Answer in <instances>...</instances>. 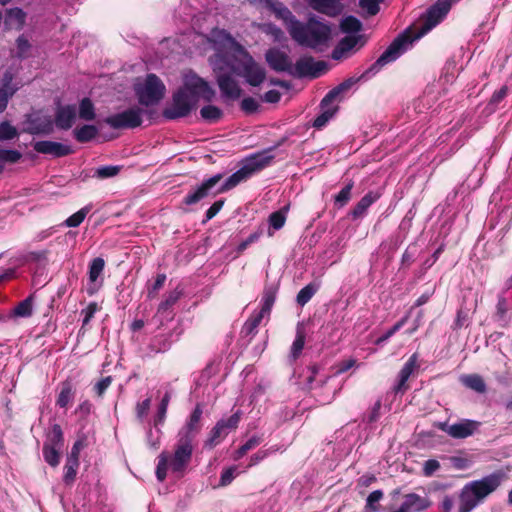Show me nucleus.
<instances>
[{
	"instance_id": "1",
	"label": "nucleus",
	"mask_w": 512,
	"mask_h": 512,
	"mask_svg": "<svg viewBox=\"0 0 512 512\" xmlns=\"http://www.w3.org/2000/svg\"><path fill=\"white\" fill-rule=\"evenodd\" d=\"M450 2L448 0H440L431 6L425 15L423 29L415 36L411 35L410 30L398 35L387 49L379 56V58L372 64L370 71L379 72L385 65L394 62L402 54H404L413 44L414 41L421 38L425 33L434 28L449 12Z\"/></svg>"
},
{
	"instance_id": "2",
	"label": "nucleus",
	"mask_w": 512,
	"mask_h": 512,
	"mask_svg": "<svg viewBox=\"0 0 512 512\" xmlns=\"http://www.w3.org/2000/svg\"><path fill=\"white\" fill-rule=\"evenodd\" d=\"M213 41L220 39L223 42V48L230 54L232 69L237 76H241L245 81L254 87L260 86L266 79L265 69L257 64L247 51L223 30L212 32Z\"/></svg>"
},
{
	"instance_id": "3",
	"label": "nucleus",
	"mask_w": 512,
	"mask_h": 512,
	"mask_svg": "<svg viewBox=\"0 0 512 512\" xmlns=\"http://www.w3.org/2000/svg\"><path fill=\"white\" fill-rule=\"evenodd\" d=\"M289 35L302 47L322 51L332 39V26L312 15L306 22H294V26L289 29Z\"/></svg>"
},
{
	"instance_id": "4",
	"label": "nucleus",
	"mask_w": 512,
	"mask_h": 512,
	"mask_svg": "<svg viewBox=\"0 0 512 512\" xmlns=\"http://www.w3.org/2000/svg\"><path fill=\"white\" fill-rule=\"evenodd\" d=\"M504 478L503 472L496 471L479 480L466 483L459 493L458 512H472L500 487Z\"/></svg>"
},
{
	"instance_id": "5",
	"label": "nucleus",
	"mask_w": 512,
	"mask_h": 512,
	"mask_svg": "<svg viewBox=\"0 0 512 512\" xmlns=\"http://www.w3.org/2000/svg\"><path fill=\"white\" fill-rule=\"evenodd\" d=\"M221 97L225 102L238 100L242 94L238 82L233 78L232 61L227 51H218L211 59Z\"/></svg>"
},
{
	"instance_id": "6",
	"label": "nucleus",
	"mask_w": 512,
	"mask_h": 512,
	"mask_svg": "<svg viewBox=\"0 0 512 512\" xmlns=\"http://www.w3.org/2000/svg\"><path fill=\"white\" fill-rule=\"evenodd\" d=\"M272 150L270 148L268 151H264L259 154H255L252 157L248 158L244 165L234 172L232 175H230L218 188L216 193H224L227 192L234 187H236L238 184L246 181L249 179L253 174L256 172L262 170L263 168L267 167L272 159L274 158L273 155L269 154V152Z\"/></svg>"
},
{
	"instance_id": "7",
	"label": "nucleus",
	"mask_w": 512,
	"mask_h": 512,
	"mask_svg": "<svg viewBox=\"0 0 512 512\" xmlns=\"http://www.w3.org/2000/svg\"><path fill=\"white\" fill-rule=\"evenodd\" d=\"M134 91L139 103L148 107L157 105L164 98L166 86L157 75L151 73L134 85Z\"/></svg>"
},
{
	"instance_id": "8",
	"label": "nucleus",
	"mask_w": 512,
	"mask_h": 512,
	"mask_svg": "<svg viewBox=\"0 0 512 512\" xmlns=\"http://www.w3.org/2000/svg\"><path fill=\"white\" fill-rule=\"evenodd\" d=\"M195 442L177 436L173 454H168L169 468L172 473L182 476L191 462Z\"/></svg>"
},
{
	"instance_id": "9",
	"label": "nucleus",
	"mask_w": 512,
	"mask_h": 512,
	"mask_svg": "<svg viewBox=\"0 0 512 512\" xmlns=\"http://www.w3.org/2000/svg\"><path fill=\"white\" fill-rule=\"evenodd\" d=\"M180 89L192 96L196 103L199 99L211 102L215 97V90L209 83L192 71L183 74V84Z\"/></svg>"
},
{
	"instance_id": "10",
	"label": "nucleus",
	"mask_w": 512,
	"mask_h": 512,
	"mask_svg": "<svg viewBox=\"0 0 512 512\" xmlns=\"http://www.w3.org/2000/svg\"><path fill=\"white\" fill-rule=\"evenodd\" d=\"M196 102L188 93L180 88L173 94L171 104L164 108L163 117L174 120L186 117L195 108Z\"/></svg>"
},
{
	"instance_id": "11",
	"label": "nucleus",
	"mask_w": 512,
	"mask_h": 512,
	"mask_svg": "<svg viewBox=\"0 0 512 512\" xmlns=\"http://www.w3.org/2000/svg\"><path fill=\"white\" fill-rule=\"evenodd\" d=\"M143 113L142 108L135 106L106 117L104 122L113 129H132L141 125Z\"/></svg>"
},
{
	"instance_id": "12",
	"label": "nucleus",
	"mask_w": 512,
	"mask_h": 512,
	"mask_svg": "<svg viewBox=\"0 0 512 512\" xmlns=\"http://www.w3.org/2000/svg\"><path fill=\"white\" fill-rule=\"evenodd\" d=\"M327 71L325 61H315L313 57H301L292 65L290 75L297 78H316Z\"/></svg>"
},
{
	"instance_id": "13",
	"label": "nucleus",
	"mask_w": 512,
	"mask_h": 512,
	"mask_svg": "<svg viewBox=\"0 0 512 512\" xmlns=\"http://www.w3.org/2000/svg\"><path fill=\"white\" fill-rule=\"evenodd\" d=\"M481 426V423L471 419H461L456 423L449 424L443 422L439 424V429L454 439H465L475 434Z\"/></svg>"
},
{
	"instance_id": "14",
	"label": "nucleus",
	"mask_w": 512,
	"mask_h": 512,
	"mask_svg": "<svg viewBox=\"0 0 512 512\" xmlns=\"http://www.w3.org/2000/svg\"><path fill=\"white\" fill-rule=\"evenodd\" d=\"M222 174H215L212 177L203 181L199 186L190 191L184 198V203L187 205H193L201 200L211 196L217 195V185L222 180Z\"/></svg>"
},
{
	"instance_id": "15",
	"label": "nucleus",
	"mask_w": 512,
	"mask_h": 512,
	"mask_svg": "<svg viewBox=\"0 0 512 512\" xmlns=\"http://www.w3.org/2000/svg\"><path fill=\"white\" fill-rule=\"evenodd\" d=\"M265 60L272 70L286 72L290 75L293 63L285 51L279 48H270L265 53Z\"/></svg>"
},
{
	"instance_id": "16",
	"label": "nucleus",
	"mask_w": 512,
	"mask_h": 512,
	"mask_svg": "<svg viewBox=\"0 0 512 512\" xmlns=\"http://www.w3.org/2000/svg\"><path fill=\"white\" fill-rule=\"evenodd\" d=\"M372 65L359 77V78H349L333 89H331L326 96L323 98V105H330L334 101H340L343 98V95L349 91L360 79H368L371 75H375L377 72L370 71Z\"/></svg>"
},
{
	"instance_id": "17",
	"label": "nucleus",
	"mask_w": 512,
	"mask_h": 512,
	"mask_svg": "<svg viewBox=\"0 0 512 512\" xmlns=\"http://www.w3.org/2000/svg\"><path fill=\"white\" fill-rule=\"evenodd\" d=\"M203 414V410L200 404H197L187 420L185 426L178 432V437L187 438L188 440H196V436L201 430L200 420Z\"/></svg>"
},
{
	"instance_id": "18",
	"label": "nucleus",
	"mask_w": 512,
	"mask_h": 512,
	"mask_svg": "<svg viewBox=\"0 0 512 512\" xmlns=\"http://www.w3.org/2000/svg\"><path fill=\"white\" fill-rule=\"evenodd\" d=\"M34 150L53 157H63L73 153L71 146L49 140L37 141L34 144Z\"/></svg>"
},
{
	"instance_id": "19",
	"label": "nucleus",
	"mask_w": 512,
	"mask_h": 512,
	"mask_svg": "<svg viewBox=\"0 0 512 512\" xmlns=\"http://www.w3.org/2000/svg\"><path fill=\"white\" fill-rule=\"evenodd\" d=\"M264 3L278 19L283 21L288 32L289 29L294 26V22L298 21L293 13L282 2L278 0H264Z\"/></svg>"
},
{
	"instance_id": "20",
	"label": "nucleus",
	"mask_w": 512,
	"mask_h": 512,
	"mask_svg": "<svg viewBox=\"0 0 512 512\" xmlns=\"http://www.w3.org/2000/svg\"><path fill=\"white\" fill-rule=\"evenodd\" d=\"M431 501L426 496H420L416 493H409L404 496L400 507L404 512H423L431 506Z\"/></svg>"
},
{
	"instance_id": "21",
	"label": "nucleus",
	"mask_w": 512,
	"mask_h": 512,
	"mask_svg": "<svg viewBox=\"0 0 512 512\" xmlns=\"http://www.w3.org/2000/svg\"><path fill=\"white\" fill-rule=\"evenodd\" d=\"M418 356L416 353L410 356L408 361L404 364L398 375V382L394 387L395 393H403L407 390L406 382L412 373L418 368Z\"/></svg>"
},
{
	"instance_id": "22",
	"label": "nucleus",
	"mask_w": 512,
	"mask_h": 512,
	"mask_svg": "<svg viewBox=\"0 0 512 512\" xmlns=\"http://www.w3.org/2000/svg\"><path fill=\"white\" fill-rule=\"evenodd\" d=\"M308 4L313 10L329 17H335L343 10L339 0H309Z\"/></svg>"
},
{
	"instance_id": "23",
	"label": "nucleus",
	"mask_w": 512,
	"mask_h": 512,
	"mask_svg": "<svg viewBox=\"0 0 512 512\" xmlns=\"http://www.w3.org/2000/svg\"><path fill=\"white\" fill-rule=\"evenodd\" d=\"M360 35H348L340 40L338 45L332 51V58L334 60H340L347 57L348 53L356 47L361 40Z\"/></svg>"
},
{
	"instance_id": "24",
	"label": "nucleus",
	"mask_w": 512,
	"mask_h": 512,
	"mask_svg": "<svg viewBox=\"0 0 512 512\" xmlns=\"http://www.w3.org/2000/svg\"><path fill=\"white\" fill-rule=\"evenodd\" d=\"M76 118V108L73 105H67L58 108L55 116L56 126L67 130L72 127Z\"/></svg>"
},
{
	"instance_id": "25",
	"label": "nucleus",
	"mask_w": 512,
	"mask_h": 512,
	"mask_svg": "<svg viewBox=\"0 0 512 512\" xmlns=\"http://www.w3.org/2000/svg\"><path fill=\"white\" fill-rule=\"evenodd\" d=\"M377 192L370 191L365 194L351 211L353 219L361 218L365 215L367 209L379 199Z\"/></svg>"
},
{
	"instance_id": "26",
	"label": "nucleus",
	"mask_w": 512,
	"mask_h": 512,
	"mask_svg": "<svg viewBox=\"0 0 512 512\" xmlns=\"http://www.w3.org/2000/svg\"><path fill=\"white\" fill-rule=\"evenodd\" d=\"M26 20V13L20 8H11L6 13L5 23L9 28L20 30Z\"/></svg>"
},
{
	"instance_id": "27",
	"label": "nucleus",
	"mask_w": 512,
	"mask_h": 512,
	"mask_svg": "<svg viewBox=\"0 0 512 512\" xmlns=\"http://www.w3.org/2000/svg\"><path fill=\"white\" fill-rule=\"evenodd\" d=\"M461 383L467 388L476 391L477 393L486 392V384L484 379L478 374L463 375L460 378Z\"/></svg>"
},
{
	"instance_id": "28",
	"label": "nucleus",
	"mask_w": 512,
	"mask_h": 512,
	"mask_svg": "<svg viewBox=\"0 0 512 512\" xmlns=\"http://www.w3.org/2000/svg\"><path fill=\"white\" fill-rule=\"evenodd\" d=\"M322 113L317 116L313 122V127L320 129L324 127L328 121L337 113L338 106L336 105H323V100L320 103Z\"/></svg>"
},
{
	"instance_id": "29",
	"label": "nucleus",
	"mask_w": 512,
	"mask_h": 512,
	"mask_svg": "<svg viewBox=\"0 0 512 512\" xmlns=\"http://www.w3.org/2000/svg\"><path fill=\"white\" fill-rule=\"evenodd\" d=\"M304 344H305V330L301 324H298L297 328H296V337L292 343L291 352H290V356L293 360H296L300 356V354L304 348Z\"/></svg>"
},
{
	"instance_id": "30",
	"label": "nucleus",
	"mask_w": 512,
	"mask_h": 512,
	"mask_svg": "<svg viewBox=\"0 0 512 512\" xmlns=\"http://www.w3.org/2000/svg\"><path fill=\"white\" fill-rule=\"evenodd\" d=\"M340 29L343 33H347L349 35H356L358 32L361 31L362 23L358 18L349 15L342 18L340 22Z\"/></svg>"
},
{
	"instance_id": "31",
	"label": "nucleus",
	"mask_w": 512,
	"mask_h": 512,
	"mask_svg": "<svg viewBox=\"0 0 512 512\" xmlns=\"http://www.w3.org/2000/svg\"><path fill=\"white\" fill-rule=\"evenodd\" d=\"M98 133V129L94 125H83L73 131L75 139L80 143L91 141Z\"/></svg>"
},
{
	"instance_id": "32",
	"label": "nucleus",
	"mask_w": 512,
	"mask_h": 512,
	"mask_svg": "<svg viewBox=\"0 0 512 512\" xmlns=\"http://www.w3.org/2000/svg\"><path fill=\"white\" fill-rule=\"evenodd\" d=\"M222 425L223 423L217 422L216 425L212 428L210 436L205 442L206 447H215L228 435V431L222 428Z\"/></svg>"
},
{
	"instance_id": "33",
	"label": "nucleus",
	"mask_w": 512,
	"mask_h": 512,
	"mask_svg": "<svg viewBox=\"0 0 512 512\" xmlns=\"http://www.w3.org/2000/svg\"><path fill=\"white\" fill-rule=\"evenodd\" d=\"M78 467L79 460L66 459L63 475V481L66 485H71L75 481Z\"/></svg>"
},
{
	"instance_id": "34",
	"label": "nucleus",
	"mask_w": 512,
	"mask_h": 512,
	"mask_svg": "<svg viewBox=\"0 0 512 512\" xmlns=\"http://www.w3.org/2000/svg\"><path fill=\"white\" fill-rule=\"evenodd\" d=\"M60 450V448H56L50 444H44L43 446V457L52 467H56L60 463Z\"/></svg>"
},
{
	"instance_id": "35",
	"label": "nucleus",
	"mask_w": 512,
	"mask_h": 512,
	"mask_svg": "<svg viewBox=\"0 0 512 512\" xmlns=\"http://www.w3.org/2000/svg\"><path fill=\"white\" fill-rule=\"evenodd\" d=\"M91 210V205L84 206L79 211L68 217L64 222L63 225L67 227H78L86 218L87 214Z\"/></svg>"
},
{
	"instance_id": "36",
	"label": "nucleus",
	"mask_w": 512,
	"mask_h": 512,
	"mask_svg": "<svg viewBox=\"0 0 512 512\" xmlns=\"http://www.w3.org/2000/svg\"><path fill=\"white\" fill-rule=\"evenodd\" d=\"M201 117L208 122H216L223 116L220 108L214 105H206L200 110Z\"/></svg>"
},
{
	"instance_id": "37",
	"label": "nucleus",
	"mask_w": 512,
	"mask_h": 512,
	"mask_svg": "<svg viewBox=\"0 0 512 512\" xmlns=\"http://www.w3.org/2000/svg\"><path fill=\"white\" fill-rule=\"evenodd\" d=\"M276 299V289L273 287L266 288L262 296L261 312L268 315Z\"/></svg>"
},
{
	"instance_id": "38",
	"label": "nucleus",
	"mask_w": 512,
	"mask_h": 512,
	"mask_svg": "<svg viewBox=\"0 0 512 512\" xmlns=\"http://www.w3.org/2000/svg\"><path fill=\"white\" fill-rule=\"evenodd\" d=\"M79 116L81 119L86 121H90L95 118L94 105L89 98H84L80 102Z\"/></svg>"
},
{
	"instance_id": "39",
	"label": "nucleus",
	"mask_w": 512,
	"mask_h": 512,
	"mask_svg": "<svg viewBox=\"0 0 512 512\" xmlns=\"http://www.w3.org/2000/svg\"><path fill=\"white\" fill-rule=\"evenodd\" d=\"M265 315L266 314H264L261 311L253 313L250 316V318L245 322L243 331L247 335L255 333L257 327L260 325V323Z\"/></svg>"
},
{
	"instance_id": "40",
	"label": "nucleus",
	"mask_w": 512,
	"mask_h": 512,
	"mask_svg": "<svg viewBox=\"0 0 512 512\" xmlns=\"http://www.w3.org/2000/svg\"><path fill=\"white\" fill-rule=\"evenodd\" d=\"M170 400H171V395L169 392H166L158 406V409H157V414H156L155 420H154L155 426L164 423Z\"/></svg>"
},
{
	"instance_id": "41",
	"label": "nucleus",
	"mask_w": 512,
	"mask_h": 512,
	"mask_svg": "<svg viewBox=\"0 0 512 512\" xmlns=\"http://www.w3.org/2000/svg\"><path fill=\"white\" fill-rule=\"evenodd\" d=\"M19 135L18 130L8 121L0 123V141H7L16 138Z\"/></svg>"
},
{
	"instance_id": "42",
	"label": "nucleus",
	"mask_w": 512,
	"mask_h": 512,
	"mask_svg": "<svg viewBox=\"0 0 512 512\" xmlns=\"http://www.w3.org/2000/svg\"><path fill=\"white\" fill-rule=\"evenodd\" d=\"M168 468H169L168 453L162 452L158 456V464L156 467V477L160 482L165 480Z\"/></svg>"
},
{
	"instance_id": "43",
	"label": "nucleus",
	"mask_w": 512,
	"mask_h": 512,
	"mask_svg": "<svg viewBox=\"0 0 512 512\" xmlns=\"http://www.w3.org/2000/svg\"><path fill=\"white\" fill-rule=\"evenodd\" d=\"M73 398L72 385L68 382L63 383L61 391L57 398V405L64 408Z\"/></svg>"
},
{
	"instance_id": "44",
	"label": "nucleus",
	"mask_w": 512,
	"mask_h": 512,
	"mask_svg": "<svg viewBox=\"0 0 512 512\" xmlns=\"http://www.w3.org/2000/svg\"><path fill=\"white\" fill-rule=\"evenodd\" d=\"M105 266V262L102 258L97 257L92 260L89 266V280L91 282H95L99 276L102 274Z\"/></svg>"
},
{
	"instance_id": "45",
	"label": "nucleus",
	"mask_w": 512,
	"mask_h": 512,
	"mask_svg": "<svg viewBox=\"0 0 512 512\" xmlns=\"http://www.w3.org/2000/svg\"><path fill=\"white\" fill-rule=\"evenodd\" d=\"M32 311V297L24 299L14 308V314L19 317H29L32 315Z\"/></svg>"
},
{
	"instance_id": "46",
	"label": "nucleus",
	"mask_w": 512,
	"mask_h": 512,
	"mask_svg": "<svg viewBox=\"0 0 512 512\" xmlns=\"http://www.w3.org/2000/svg\"><path fill=\"white\" fill-rule=\"evenodd\" d=\"M353 188V183L350 182L345 187H343L340 192L335 196V205L339 208L344 207L351 198V191Z\"/></svg>"
},
{
	"instance_id": "47",
	"label": "nucleus",
	"mask_w": 512,
	"mask_h": 512,
	"mask_svg": "<svg viewBox=\"0 0 512 512\" xmlns=\"http://www.w3.org/2000/svg\"><path fill=\"white\" fill-rule=\"evenodd\" d=\"M508 311V302L504 297H499L498 303L496 306V321L500 322L501 325H505L507 323V314Z\"/></svg>"
},
{
	"instance_id": "48",
	"label": "nucleus",
	"mask_w": 512,
	"mask_h": 512,
	"mask_svg": "<svg viewBox=\"0 0 512 512\" xmlns=\"http://www.w3.org/2000/svg\"><path fill=\"white\" fill-rule=\"evenodd\" d=\"M181 292L175 290L168 294V296L159 304L158 313H164L169 310L180 298Z\"/></svg>"
},
{
	"instance_id": "49",
	"label": "nucleus",
	"mask_w": 512,
	"mask_h": 512,
	"mask_svg": "<svg viewBox=\"0 0 512 512\" xmlns=\"http://www.w3.org/2000/svg\"><path fill=\"white\" fill-rule=\"evenodd\" d=\"M45 444H50L51 446H55L60 449L63 447V433L59 425L53 426L48 437V442Z\"/></svg>"
},
{
	"instance_id": "50",
	"label": "nucleus",
	"mask_w": 512,
	"mask_h": 512,
	"mask_svg": "<svg viewBox=\"0 0 512 512\" xmlns=\"http://www.w3.org/2000/svg\"><path fill=\"white\" fill-rule=\"evenodd\" d=\"M316 292V288L308 284L305 287H303L297 294V303L301 306H304L306 303L310 301V299L313 297V295Z\"/></svg>"
},
{
	"instance_id": "51",
	"label": "nucleus",
	"mask_w": 512,
	"mask_h": 512,
	"mask_svg": "<svg viewBox=\"0 0 512 512\" xmlns=\"http://www.w3.org/2000/svg\"><path fill=\"white\" fill-rule=\"evenodd\" d=\"M285 221H286L285 210L275 211L269 216V224L275 230L281 229L284 226Z\"/></svg>"
},
{
	"instance_id": "52",
	"label": "nucleus",
	"mask_w": 512,
	"mask_h": 512,
	"mask_svg": "<svg viewBox=\"0 0 512 512\" xmlns=\"http://www.w3.org/2000/svg\"><path fill=\"white\" fill-rule=\"evenodd\" d=\"M383 0H359V6L369 15L374 16L380 10V3Z\"/></svg>"
},
{
	"instance_id": "53",
	"label": "nucleus",
	"mask_w": 512,
	"mask_h": 512,
	"mask_svg": "<svg viewBox=\"0 0 512 512\" xmlns=\"http://www.w3.org/2000/svg\"><path fill=\"white\" fill-rule=\"evenodd\" d=\"M22 158V154L17 150L0 149V159L3 163L14 164Z\"/></svg>"
},
{
	"instance_id": "54",
	"label": "nucleus",
	"mask_w": 512,
	"mask_h": 512,
	"mask_svg": "<svg viewBox=\"0 0 512 512\" xmlns=\"http://www.w3.org/2000/svg\"><path fill=\"white\" fill-rule=\"evenodd\" d=\"M408 317L405 316L400 321L395 323L389 330H387L381 337H379L376 341V344H381L387 341L390 337H392L396 332H398L406 323Z\"/></svg>"
},
{
	"instance_id": "55",
	"label": "nucleus",
	"mask_w": 512,
	"mask_h": 512,
	"mask_svg": "<svg viewBox=\"0 0 512 512\" xmlns=\"http://www.w3.org/2000/svg\"><path fill=\"white\" fill-rule=\"evenodd\" d=\"M241 418V412L236 411L234 414H232L228 419H221L218 422L223 423L222 428H224L226 431H231L237 428Z\"/></svg>"
},
{
	"instance_id": "56",
	"label": "nucleus",
	"mask_w": 512,
	"mask_h": 512,
	"mask_svg": "<svg viewBox=\"0 0 512 512\" xmlns=\"http://www.w3.org/2000/svg\"><path fill=\"white\" fill-rule=\"evenodd\" d=\"M120 171L118 166H102L96 169L95 175L98 178H110L116 176Z\"/></svg>"
},
{
	"instance_id": "57",
	"label": "nucleus",
	"mask_w": 512,
	"mask_h": 512,
	"mask_svg": "<svg viewBox=\"0 0 512 512\" xmlns=\"http://www.w3.org/2000/svg\"><path fill=\"white\" fill-rule=\"evenodd\" d=\"M237 475V467L231 466L224 470L220 477V486L229 485Z\"/></svg>"
},
{
	"instance_id": "58",
	"label": "nucleus",
	"mask_w": 512,
	"mask_h": 512,
	"mask_svg": "<svg viewBox=\"0 0 512 512\" xmlns=\"http://www.w3.org/2000/svg\"><path fill=\"white\" fill-rule=\"evenodd\" d=\"M259 108V103L253 97H246L241 101V109L248 114L256 112Z\"/></svg>"
},
{
	"instance_id": "59",
	"label": "nucleus",
	"mask_w": 512,
	"mask_h": 512,
	"mask_svg": "<svg viewBox=\"0 0 512 512\" xmlns=\"http://www.w3.org/2000/svg\"><path fill=\"white\" fill-rule=\"evenodd\" d=\"M98 310V305L96 302H91L88 306L81 311V314L84 316L83 318V326H86L91 319L94 317L95 313Z\"/></svg>"
},
{
	"instance_id": "60",
	"label": "nucleus",
	"mask_w": 512,
	"mask_h": 512,
	"mask_svg": "<svg viewBox=\"0 0 512 512\" xmlns=\"http://www.w3.org/2000/svg\"><path fill=\"white\" fill-rule=\"evenodd\" d=\"M151 405V399L147 398L144 401L138 403L136 405V415L139 420H143L148 415V412L150 410Z\"/></svg>"
},
{
	"instance_id": "61",
	"label": "nucleus",
	"mask_w": 512,
	"mask_h": 512,
	"mask_svg": "<svg viewBox=\"0 0 512 512\" xmlns=\"http://www.w3.org/2000/svg\"><path fill=\"white\" fill-rule=\"evenodd\" d=\"M507 86H502L499 90L495 91L491 96L489 106H493V109L507 96Z\"/></svg>"
},
{
	"instance_id": "62",
	"label": "nucleus",
	"mask_w": 512,
	"mask_h": 512,
	"mask_svg": "<svg viewBox=\"0 0 512 512\" xmlns=\"http://www.w3.org/2000/svg\"><path fill=\"white\" fill-rule=\"evenodd\" d=\"M13 74L10 71H6L2 78V86L0 89L13 90L16 93L19 89V86L13 84Z\"/></svg>"
},
{
	"instance_id": "63",
	"label": "nucleus",
	"mask_w": 512,
	"mask_h": 512,
	"mask_svg": "<svg viewBox=\"0 0 512 512\" xmlns=\"http://www.w3.org/2000/svg\"><path fill=\"white\" fill-rule=\"evenodd\" d=\"M111 383H112L111 376H107V377L101 379L94 386V390H95L96 394L101 397L105 393L107 388L111 385Z\"/></svg>"
},
{
	"instance_id": "64",
	"label": "nucleus",
	"mask_w": 512,
	"mask_h": 512,
	"mask_svg": "<svg viewBox=\"0 0 512 512\" xmlns=\"http://www.w3.org/2000/svg\"><path fill=\"white\" fill-rule=\"evenodd\" d=\"M355 365H356L355 359L351 358V359L343 360L336 365V372L334 373V375L338 376L342 373H345L346 371H348L350 368L354 367Z\"/></svg>"
}]
</instances>
